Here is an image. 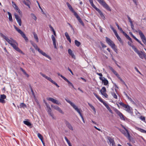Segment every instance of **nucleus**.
<instances>
[{
  "instance_id": "obj_1",
  "label": "nucleus",
  "mask_w": 146,
  "mask_h": 146,
  "mask_svg": "<svg viewBox=\"0 0 146 146\" xmlns=\"http://www.w3.org/2000/svg\"><path fill=\"white\" fill-rule=\"evenodd\" d=\"M1 35L2 37L10 44L15 50L23 54H24V53L18 47V44L15 40L11 38L9 39L7 37L2 34H1Z\"/></svg>"
},
{
  "instance_id": "obj_2",
  "label": "nucleus",
  "mask_w": 146,
  "mask_h": 146,
  "mask_svg": "<svg viewBox=\"0 0 146 146\" xmlns=\"http://www.w3.org/2000/svg\"><path fill=\"white\" fill-rule=\"evenodd\" d=\"M66 101L68 103H69L70 105L79 114V115L81 117L82 121L84 123H85V121L81 113L80 110L78 109V108L75 105L70 101V100L66 99H65Z\"/></svg>"
},
{
  "instance_id": "obj_3",
  "label": "nucleus",
  "mask_w": 146,
  "mask_h": 146,
  "mask_svg": "<svg viewBox=\"0 0 146 146\" xmlns=\"http://www.w3.org/2000/svg\"><path fill=\"white\" fill-rule=\"evenodd\" d=\"M32 45L33 46V47L35 48V49L38 50V51L41 54L43 55L44 56L46 57V58H48L49 60H51V58L50 56L48 55H47L46 54L45 52H44L42 50H40L39 48L37 45L34 43H31Z\"/></svg>"
},
{
  "instance_id": "obj_4",
  "label": "nucleus",
  "mask_w": 146,
  "mask_h": 146,
  "mask_svg": "<svg viewBox=\"0 0 146 146\" xmlns=\"http://www.w3.org/2000/svg\"><path fill=\"white\" fill-rule=\"evenodd\" d=\"M132 49L138 55L139 57L142 59L146 58V55L145 53L142 51L139 50L134 46H132Z\"/></svg>"
},
{
  "instance_id": "obj_5",
  "label": "nucleus",
  "mask_w": 146,
  "mask_h": 146,
  "mask_svg": "<svg viewBox=\"0 0 146 146\" xmlns=\"http://www.w3.org/2000/svg\"><path fill=\"white\" fill-rule=\"evenodd\" d=\"M100 4L107 10L111 11V10L104 0H97Z\"/></svg>"
},
{
  "instance_id": "obj_6",
  "label": "nucleus",
  "mask_w": 146,
  "mask_h": 146,
  "mask_svg": "<svg viewBox=\"0 0 146 146\" xmlns=\"http://www.w3.org/2000/svg\"><path fill=\"white\" fill-rule=\"evenodd\" d=\"M15 29L16 30V31L20 33L21 35V36L24 38V39L27 42L28 41V39L27 37L26 36L25 34L20 29L18 28L15 26L14 25Z\"/></svg>"
},
{
  "instance_id": "obj_7",
  "label": "nucleus",
  "mask_w": 146,
  "mask_h": 146,
  "mask_svg": "<svg viewBox=\"0 0 146 146\" xmlns=\"http://www.w3.org/2000/svg\"><path fill=\"white\" fill-rule=\"evenodd\" d=\"M138 33L143 42L146 45V38L145 35L140 30L138 31Z\"/></svg>"
},
{
  "instance_id": "obj_8",
  "label": "nucleus",
  "mask_w": 146,
  "mask_h": 146,
  "mask_svg": "<svg viewBox=\"0 0 146 146\" xmlns=\"http://www.w3.org/2000/svg\"><path fill=\"white\" fill-rule=\"evenodd\" d=\"M106 42L113 48H114L115 47V45L113 42L110 40V39L106 37Z\"/></svg>"
},
{
  "instance_id": "obj_9",
  "label": "nucleus",
  "mask_w": 146,
  "mask_h": 146,
  "mask_svg": "<svg viewBox=\"0 0 146 146\" xmlns=\"http://www.w3.org/2000/svg\"><path fill=\"white\" fill-rule=\"evenodd\" d=\"M108 142L110 146H115L113 139L110 137H108Z\"/></svg>"
},
{
  "instance_id": "obj_10",
  "label": "nucleus",
  "mask_w": 146,
  "mask_h": 146,
  "mask_svg": "<svg viewBox=\"0 0 146 146\" xmlns=\"http://www.w3.org/2000/svg\"><path fill=\"white\" fill-rule=\"evenodd\" d=\"M47 99L48 100L52 102L54 104H56L58 105H60L61 104V103L58 100H56L52 98H48Z\"/></svg>"
},
{
  "instance_id": "obj_11",
  "label": "nucleus",
  "mask_w": 146,
  "mask_h": 146,
  "mask_svg": "<svg viewBox=\"0 0 146 146\" xmlns=\"http://www.w3.org/2000/svg\"><path fill=\"white\" fill-rule=\"evenodd\" d=\"M12 3L13 4V7L16 10V11L17 12H18L19 13V15H21L22 14V12H21V11L20 10L19 7L15 3V2L14 1H12Z\"/></svg>"
},
{
  "instance_id": "obj_12",
  "label": "nucleus",
  "mask_w": 146,
  "mask_h": 146,
  "mask_svg": "<svg viewBox=\"0 0 146 146\" xmlns=\"http://www.w3.org/2000/svg\"><path fill=\"white\" fill-rule=\"evenodd\" d=\"M46 106L47 108V111L48 112V114L51 117H53V115L52 113L51 110V108L50 107L49 105L47 104L46 102L45 103Z\"/></svg>"
},
{
  "instance_id": "obj_13",
  "label": "nucleus",
  "mask_w": 146,
  "mask_h": 146,
  "mask_svg": "<svg viewBox=\"0 0 146 146\" xmlns=\"http://www.w3.org/2000/svg\"><path fill=\"white\" fill-rule=\"evenodd\" d=\"M14 15L17 23L19 24V26H21L22 25V22L20 18V17H19V16L16 14L15 13L14 14Z\"/></svg>"
},
{
  "instance_id": "obj_14",
  "label": "nucleus",
  "mask_w": 146,
  "mask_h": 146,
  "mask_svg": "<svg viewBox=\"0 0 146 146\" xmlns=\"http://www.w3.org/2000/svg\"><path fill=\"white\" fill-rule=\"evenodd\" d=\"M99 78L102 81V83L104 84V85L106 86L108 84V81L104 77H100Z\"/></svg>"
},
{
  "instance_id": "obj_15",
  "label": "nucleus",
  "mask_w": 146,
  "mask_h": 146,
  "mask_svg": "<svg viewBox=\"0 0 146 146\" xmlns=\"http://www.w3.org/2000/svg\"><path fill=\"white\" fill-rule=\"evenodd\" d=\"M51 107L54 109L58 111L60 113L62 114H64V112L59 107L57 106H55L53 105H51Z\"/></svg>"
},
{
  "instance_id": "obj_16",
  "label": "nucleus",
  "mask_w": 146,
  "mask_h": 146,
  "mask_svg": "<svg viewBox=\"0 0 146 146\" xmlns=\"http://www.w3.org/2000/svg\"><path fill=\"white\" fill-rule=\"evenodd\" d=\"M74 16L76 17L77 18L78 20V21L79 22H80V23L83 26H84V24L83 22L82 21V20L81 19L80 17L78 16V15L77 14L76 12H74Z\"/></svg>"
},
{
  "instance_id": "obj_17",
  "label": "nucleus",
  "mask_w": 146,
  "mask_h": 146,
  "mask_svg": "<svg viewBox=\"0 0 146 146\" xmlns=\"http://www.w3.org/2000/svg\"><path fill=\"white\" fill-rule=\"evenodd\" d=\"M6 96L4 94L1 95L0 98V102L2 103H4L5 102L4 100L6 98Z\"/></svg>"
},
{
  "instance_id": "obj_18",
  "label": "nucleus",
  "mask_w": 146,
  "mask_h": 146,
  "mask_svg": "<svg viewBox=\"0 0 146 146\" xmlns=\"http://www.w3.org/2000/svg\"><path fill=\"white\" fill-rule=\"evenodd\" d=\"M65 123L66 126L68 127V128L72 130H73L72 126L69 122L66 121Z\"/></svg>"
},
{
  "instance_id": "obj_19",
  "label": "nucleus",
  "mask_w": 146,
  "mask_h": 146,
  "mask_svg": "<svg viewBox=\"0 0 146 146\" xmlns=\"http://www.w3.org/2000/svg\"><path fill=\"white\" fill-rule=\"evenodd\" d=\"M66 5L68 7L69 9L73 13H74V12H75V11L72 8L71 6L70 5V4L68 3L67 2L66 3Z\"/></svg>"
},
{
  "instance_id": "obj_20",
  "label": "nucleus",
  "mask_w": 146,
  "mask_h": 146,
  "mask_svg": "<svg viewBox=\"0 0 146 146\" xmlns=\"http://www.w3.org/2000/svg\"><path fill=\"white\" fill-rule=\"evenodd\" d=\"M124 108H125V110L127 112L129 113H131V111L130 109V107L129 106L126 105V107H125Z\"/></svg>"
},
{
  "instance_id": "obj_21",
  "label": "nucleus",
  "mask_w": 146,
  "mask_h": 146,
  "mask_svg": "<svg viewBox=\"0 0 146 146\" xmlns=\"http://www.w3.org/2000/svg\"><path fill=\"white\" fill-rule=\"evenodd\" d=\"M68 53L69 54L72 56V57L74 59H75V56L73 53H72V50L70 49L68 50Z\"/></svg>"
},
{
  "instance_id": "obj_22",
  "label": "nucleus",
  "mask_w": 146,
  "mask_h": 146,
  "mask_svg": "<svg viewBox=\"0 0 146 146\" xmlns=\"http://www.w3.org/2000/svg\"><path fill=\"white\" fill-rule=\"evenodd\" d=\"M97 11H98L100 14V16L102 18V19L104 20H105V18L101 11L99 9H98V10H97Z\"/></svg>"
},
{
  "instance_id": "obj_23",
  "label": "nucleus",
  "mask_w": 146,
  "mask_h": 146,
  "mask_svg": "<svg viewBox=\"0 0 146 146\" xmlns=\"http://www.w3.org/2000/svg\"><path fill=\"white\" fill-rule=\"evenodd\" d=\"M135 128L136 129L138 130L141 132L146 133V131L143 129L139 128L136 127H135Z\"/></svg>"
},
{
  "instance_id": "obj_24",
  "label": "nucleus",
  "mask_w": 146,
  "mask_h": 146,
  "mask_svg": "<svg viewBox=\"0 0 146 146\" xmlns=\"http://www.w3.org/2000/svg\"><path fill=\"white\" fill-rule=\"evenodd\" d=\"M33 34L34 35V38L36 40L37 42H38L39 41L38 39L37 36V34L35 32H33Z\"/></svg>"
},
{
  "instance_id": "obj_25",
  "label": "nucleus",
  "mask_w": 146,
  "mask_h": 146,
  "mask_svg": "<svg viewBox=\"0 0 146 146\" xmlns=\"http://www.w3.org/2000/svg\"><path fill=\"white\" fill-rule=\"evenodd\" d=\"M122 127H123L125 129V131H127V138L129 139L130 138V135L128 131V130L123 125H122Z\"/></svg>"
},
{
  "instance_id": "obj_26",
  "label": "nucleus",
  "mask_w": 146,
  "mask_h": 146,
  "mask_svg": "<svg viewBox=\"0 0 146 146\" xmlns=\"http://www.w3.org/2000/svg\"><path fill=\"white\" fill-rule=\"evenodd\" d=\"M119 130L125 136L127 137V131H125L123 130H122L121 129H119Z\"/></svg>"
},
{
  "instance_id": "obj_27",
  "label": "nucleus",
  "mask_w": 146,
  "mask_h": 146,
  "mask_svg": "<svg viewBox=\"0 0 146 146\" xmlns=\"http://www.w3.org/2000/svg\"><path fill=\"white\" fill-rule=\"evenodd\" d=\"M88 104L90 107L93 110L95 114H96V111L95 108L91 104L89 103H88Z\"/></svg>"
},
{
  "instance_id": "obj_28",
  "label": "nucleus",
  "mask_w": 146,
  "mask_h": 146,
  "mask_svg": "<svg viewBox=\"0 0 146 146\" xmlns=\"http://www.w3.org/2000/svg\"><path fill=\"white\" fill-rule=\"evenodd\" d=\"M65 81L68 83L69 86H71L73 88L75 89L72 83L70 82L67 78L65 80Z\"/></svg>"
},
{
  "instance_id": "obj_29",
  "label": "nucleus",
  "mask_w": 146,
  "mask_h": 146,
  "mask_svg": "<svg viewBox=\"0 0 146 146\" xmlns=\"http://www.w3.org/2000/svg\"><path fill=\"white\" fill-rule=\"evenodd\" d=\"M106 89L104 87H103L102 89L100 90V92L102 94L106 93Z\"/></svg>"
},
{
  "instance_id": "obj_30",
  "label": "nucleus",
  "mask_w": 146,
  "mask_h": 146,
  "mask_svg": "<svg viewBox=\"0 0 146 146\" xmlns=\"http://www.w3.org/2000/svg\"><path fill=\"white\" fill-rule=\"evenodd\" d=\"M7 13L9 15V20L11 22H12L13 21L11 14L9 12H7Z\"/></svg>"
},
{
  "instance_id": "obj_31",
  "label": "nucleus",
  "mask_w": 146,
  "mask_h": 146,
  "mask_svg": "<svg viewBox=\"0 0 146 146\" xmlns=\"http://www.w3.org/2000/svg\"><path fill=\"white\" fill-rule=\"evenodd\" d=\"M20 108H23L24 109L27 107V106L24 103H21L20 104Z\"/></svg>"
},
{
  "instance_id": "obj_32",
  "label": "nucleus",
  "mask_w": 146,
  "mask_h": 146,
  "mask_svg": "<svg viewBox=\"0 0 146 146\" xmlns=\"http://www.w3.org/2000/svg\"><path fill=\"white\" fill-rule=\"evenodd\" d=\"M75 45L78 47L80 46L81 44L80 42L77 40H75Z\"/></svg>"
},
{
  "instance_id": "obj_33",
  "label": "nucleus",
  "mask_w": 146,
  "mask_h": 146,
  "mask_svg": "<svg viewBox=\"0 0 146 146\" xmlns=\"http://www.w3.org/2000/svg\"><path fill=\"white\" fill-rule=\"evenodd\" d=\"M64 138L68 143L69 146H72L70 141L66 137H65Z\"/></svg>"
},
{
  "instance_id": "obj_34",
  "label": "nucleus",
  "mask_w": 146,
  "mask_h": 146,
  "mask_svg": "<svg viewBox=\"0 0 146 146\" xmlns=\"http://www.w3.org/2000/svg\"><path fill=\"white\" fill-rule=\"evenodd\" d=\"M37 136L38 138L41 140V141H42V140H43V137L42 135L40 134L39 133H38L37 134Z\"/></svg>"
},
{
  "instance_id": "obj_35",
  "label": "nucleus",
  "mask_w": 146,
  "mask_h": 146,
  "mask_svg": "<svg viewBox=\"0 0 146 146\" xmlns=\"http://www.w3.org/2000/svg\"><path fill=\"white\" fill-rule=\"evenodd\" d=\"M23 123L25 125H26L28 126H31V123L27 121H24Z\"/></svg>"
},
{
  "instance_id": "obj_36",
  "label": "nucleus",
  "mask_w": 146,
  "mask_h": 146,
  "mask_svg": "<svg viewBox=\"0 0 146 146\" xmlns=\"http://www.w3.org/2000/svg\"><path fill=\"white\" fill-rule=\"evenodd\" d=\"M130 25H131V27L132 29L134 32H137V31H136L135 30V29L134 28V25H133V23L130 24Z\"/></svg>"
},
{
  "instance_id": "obj_37",
  "label": "nucleus",
  "mask_w": 146,
  "mask_h": 146,
  "mask_svg": "<svg viewBox=\"0 0 146 146\" xmlns=\"http://www.w3.org/2000/svg\"><path fill=\"white\" fill-rule=\"evenodd\" d=\"M115 111L116 113L119 116V115H121V114L122 113L119 111L117 109H116L115 110Z\"/></svg>"
},
{
  "instance_id": "obj_38",
  "label": "nucleus",
  "mask_w": 146,
  "mask_h": 146,
  "mask_svg": "<svg viewBox=\"0 0 146 146\" xmlns=\"http://www.w3.org/2000/svg\"><path fill=\"white\" fill-rule=\"evenodd\" d=\"M31 15L32 18L35 21H36L37 19V17L33 13H31Z\"/></svg>"
},
{
  "instance_id": "obj_39",
  "label": "nucleus",
  "mask_w": 146,
  "mask_h": 146,
  "mask_svg": "<svg viewBox=\"0 0 146 146\" xmlns=\"http://www.w3.org/2000/svg\"><path fill=\"white\" fill-rule=\"evenodd\" d=\"M50 82H51L52 83L58 87H59V86L55 82L53 81L52 79L50 81Z\"/></svg>"
},
{
  "instance_id": "obj_40",
  "label": "nucleus",
  "mask_w": 146,
  "mask_h": 146,
  "mask_svg": "<svg viewBox=\"0 0 146 146\" xmlns=\"http://www.w3.org/2000/svg\"><path fill=\"white\" fill-rule=\"evenodd\" d=\"M50 82H51L52 83L58 87H59V86L55 82L53 81L52 79L50 81Z\"/></svg>"
},
{
  "instance_id": "obj_41",
  "label": "nucleus",
  "mask_w": 146,
  "mask_h": 146,
  "mask_svg": "<svg viewBox=\"0 0 146 146\" xmlns=\"http://www.w3.org/2000/svg\"><path fill=\"white\" fill-rule=\"evenodd\" d=\"M90 4L92 7L94 8L96 11L98 10V9H99L96 7V6L94 4L93 2L90 3Z\"/></svg>"
},
{
  "instance_id": "obj_42",
  "label": "nucleus",
  "mask_w": 146,
  "mask_h": 146,
  "mask_svg": "<svg viewBox=\"0 0 146 146\" xmlns=\"http://www.w3.org/2000/svg\"><path fill=\"white\" fill-rule=\"evenodd\" d=\"M90 4L92 7L94 8L96 11L98 10V9H99L96 7V6L94 4L93 2L90 3Z\"/></svg>"
},
{
  "instance_id": "obj_43",
  "label": "nucleus",
  "mask_w": 146,
  "mask_h": 146,
  "mask_svg": "<svg viewBox=\"0 0 146 146\" xmlns=\"http://www.w3.org/2000/svg\"><path fill=\"white\" fill-rule=\"evenodd\" d=\"M111 94L114 98L115 99H117V96L115 93H112Z\"/></svg>"
},
{
  "instance_id": "obj_44",
  "label": "nucleus",
  "mask_w": 146,
  "mask_h": 146,
  "mask_svg": "<svg viewBox=\"0 0 146 146\" xmlns=\"http://www.w3.org/2000/svg\"><path fill=\"white\" fill-rule=\"evenodd\" d=\"M57 74L58 76H60L63 79L65 80L66 79L65 77L62 76L61 74H60L59 73H57Z\"/></svg>"
},
{
  "instance_id": "obj_45",
  "label": "nucleus",
  "mask_w": 146,
  "mask_h": 146,
  "mask_svg": "<svg viewBox=\"0 0 146 146\" xmlns=\"http://www.w3.org/2000/svg\"><path fill=\"white\" fill-rule=\"evenodd\" d=\"M94 94L96 97V98L100 101L101 98L99 97L97 94L95 93H93Z\"/></svg>"
},
{
  "instance_id": "obj_46",
  "label": "nucleus",
  "mask_w": 146,
  "mask_h": 146,
  "mask_svg": "<svg viewBox=\"0 0 146 146\" xmlns=\"http://www.w3.org/2000/svg\"><path fill=\"white\" fill-rule=\"evenodd\" d=\"M29 2L28 1V2ZM23 3L26 5L29 8H30V5L28 3H26L25 1H23Z\"/></svg>"
},
{
  "instance_id": "obj_47",
  "label": "nucleus",
  "mask_w": 146,
  "mask_h": 146,
  "mask_svg": "<svg viewBox=\"0 0 146 146\" xmlns=\"http://www.w3.org/2000/svg\"><path fill=\"white\" fill-rule=\"evenodd\" d=\"M119 116L120 117V119L121 120H125V119H124V116L122 114V113L121 114V115H119Z\"/></svg>"
},
{
  "instance_id": "obj_48",
  "label": "nucleus",
  "mask_w": 146,
  "mask_h": 146,
  "mask_svg": "<svg viewBox=\"0 0 146 146\" xmlns=\"http://www.w3.org/2000/svg\"><path fill=\"white\" fill-rule=\"evenodd\" d=\"M31 92L32 93V94L33 96L35 98V93L34 92H33V90H32V88L31 87Z\"/></svg>"
},
{
  "instance_id": "obj_49",
  "label": "nucleus",
  "mask_w": 146,
  "mask_h": 146,
  "mask_svg": "<svg viewBox=\"0 0 146 146\" xmlns=\"http://www.w3.org/2000/svg\"><path fill=\"white\" fill-rule=\"evenodd\" d=\"M40 74L43 77L45 78H46V79L47 78L48 76H46L45 75L43 74L42 73V72H40Z\"/></svg>"
},
{
  "instance_id": "obj_50",
  "label": "nucleus",
  "mask_w": 146,
  "mask_h": 146,
  "mask_svg": "<svg viewBox=\"0 0 146 146\" xmlns=\"http://www.w3.org/2000/svg\"><path fill=\"white\" fill-rule=\"evenodd\" d=\"M119 104L121 106H122L124 108H125V107H126V105L124 104L122 102H121L119 103Z\"/></svg>"
},
{
  "instance_id": "obj_51",
  "label": "nucleus",
  "mask_w": 146,
  "mask_h": 146,
  "mask_svg": "<svg viewBox=\"0 0 146 146\" xmlns=\"http://www.w3.org/2000/svg\"><path fill=\"white\" fill-rule=\"evenodd\" d=\"M132 1L136 5H138V2L137 1V0H132Z\"/></svg>"
},
{
  "instance_id": "obj_52",
  "label": "nucleus",
  "mask_w": 146,
  "mask_h": 146,
  "mask_svg": "<svg viewBox=\"0 0 146 146\" xmlns=\"http://www.w3.org/2000/svg\"><path fill=\"white\" fill-rule=\"evenodd\" d=\"M51 38L53 42L56 41L55 38L53 35H52Z\"/></svg>"
},
{
  "instance_id": "obj_53",
  "label": "nucleus",
  "mask_w": 146,
  "mask_h": 146,
  "mask_svg": "<svg viewBox=\"0 0 146 146\" xmlns=\"http://www.w3.org/2000/svg\"><path fill=\"white\" fill-rule=\"evenodd\" d=\"M100 101L102 103L104 104V105L105 106H106L107 104H106V102H104L103 100L102 99L100 100Z\"/></svg>"
},
{
  "instance_id": "obj_54",
  "label": "nucleus",
  "mask_w": 146,
  "mask_h": 146,
  "mask_svg": "<svg viewBox=\"0 0 146 146\" xmlns=\"http://www.w3.org/2000/svg\"><path fill=\"white\" fill-rule=\"evenodd\" d=\"M100 101L102 103L104 104V105L105 106H106L107 104H106V102H104L103 100L102 99L100 100Z\"/></svg>"
},
{
  "instance_id": "obj_55",
  "label": "nucleus",
  "mask_w": 146,
  "mask_h": 146,
  "mask_svg": "<svg viewBox=\"0 0 146 146\" xmlns=\"http://www.w3.org/2000/svg\"><path fill=\"white\" fill-rule=\"evenodd\" d=\"M53 44L54 46V47L55 48L57 49V46L56 44V41L53 42Z\"/></svg>"
},
{
  "instance_id": "obj_56",
  "label": "nucleus",
  "mask_w": 146,
  "mask_h": 146,
  "mask_svg": "<svg viewBox=\"0 0 146 146\" xmlns=\"http://www.w3.org/2000/svg\"><path fill=\"white\" fill-rule=\"evenodd\" d=\"M106 108L108 109V110H109V111L111 113H112V111L111 109L109 107V106L107 107Z\"/></svg>"
},
{
  "instance_id": "obj_57",
  "label": "nucleus",
  "mask_w": 146,
  "mask_h": 146,
  "mask_svg": "<svg viewBox=\"0 0 146 146\" xmlns=\"http://www.w3.org/2000/svg\"><path fill=\"white\" fill-rule=\"evenodd\" d=\"M140 118L142 120L145 121V117H143L142 116L140 117Z\"/></svg>"
},
{
  "instance_id": "obj_58",
  "label": "nucleus",
  "mask_w": 146,
  "mask_h": 146,
  "mask_svg": "<svg viewBox=\"0 0 146 146\" xmlns=\"http://www.w3.org/2000/svg\"><path fill=\"white\" fill-rule=\"evenodd\" d=\"M117 77L119 76V74L117 73L116 72L115 70L112 72Z\"/></svg>"
},
{
  "instance_id": "obj_59",
  "label": "nucleus",
  "mask_w": 146,
  "mask_h": 146,
  "mask_svg": "<svg viewBox=\"0 0 146 146\" xmlns=\"http://www.w3.org/2000/svg\"><path fill=\"white\" fill-rule=\"evenodd\" d=\"M111 29L113 30L114 33L116 31L114 29V28L111 25L110 26Z\"/></svg>"
},
{
  "instance_id": "obj_60",
  "label": "nucleus",
  "mask_w": 146,
  "mask_h": 146,
  "mask_svg": "<svg viewBox=\"0 0 146 146\" xmlns=\"http://www.w3.org/2000/svg\"><path fill=\"white\" fill-rule=\"evenodd\" d=\"M117 39L119 40V41L120 43H123L122 41L121 40V38H120V37L119 36V37H117Z\"/></svg>"
},
{
  "instance_id": "obj_61",
  "label": "nucleus",
  "mask_w": 146,
  "mask_h": 146,
  "mask_svg": "<svg viewBox=\"0 0 146 146\" xmlns=\"http://www.w3.org/2000/svg\"><path fill=\"white\" fill-rule=\"evenodd\" d=\"M127 18L130 23L131 24V23H132V21L130 18L129 16H127Z\"/></svg>"
},
{
  "instance_id": "obj_62",
  "label": "nucleus",
  "mask_w": 146,
  "mask_h": 146,
  "mask_svg": "<svg viewBox=\"0 0 146 146\" xmlns=\"http://www.w3.org/2000/svg\"><path fill=\"white\" fill-rule=\"evenodd\" d=\"M66 38H67V39L68 40L70 43L71 42V39L70 38V36H69L67 37H66Z\"/></svg>"
},
{
  "instance_id": "obj_63",
  "label": "nucleus",
  "mask_w": 146,
  "mask_h": 146,
  "mask_svg": "<svg viewBox=\"0 0 146 146\" xmlns=\"http://www.w3.org/2000/svg\"><path fill=\"white\" fill-rule=\"evenodd\" d=\"M126 37L130 41H131L132 39H131V38L130 37H129V36L128 35H127V36H126Z\"/></svg>"
},
{
  "instance_id": "obj_64",
  "label": "nucleus",
  "mask_w": 146,
  "mask_h": 146,
  "mask_svg": "<svg viewBox=\"0 0 146 146\" xmlns=\"http://www.w3.org/2000/svg\"><path fill=\"white\" fill-rule=\"evenodd\" d=\"M102 95L104 96L106 98H107L108 97V95L106 93L102 94Z\"/></svg>"
}]
</instances>
